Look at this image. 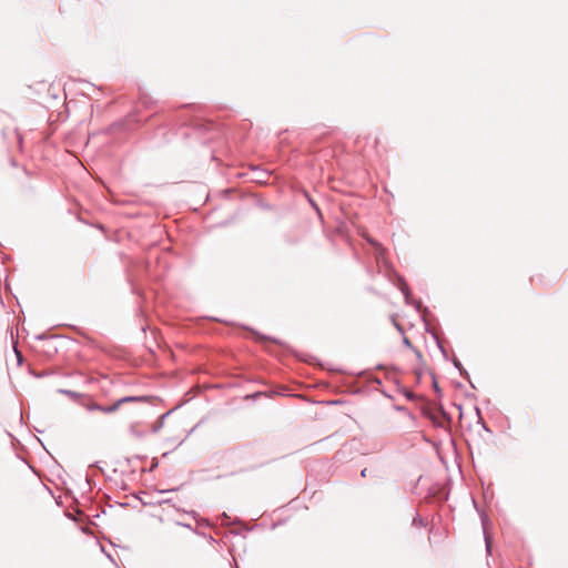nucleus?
<instances>
[{
    "instance_id": "obj_1",
    "label": "nucleus",
    "mask_w": 568,
    "mask_h": 568,
    "mask_svg": "<svg viewBox=\"0 0 568 568\" xmlns=\"http://www.w3.org/2000/svg\"><path fill=\"white\" fill-rule=\"evenodd\" d=\"M132 400H135V398L134 397H124V398L119 399L111 406L102 407L99 405H93L92 408L101 410L103 413H113L120 407L121 404L126 403V402H132Z\"/></svg>"
},
{
    "instance_id": "obj_2",
    "label": "nucleus",
    "mask_w": 568,
    "mask_h": 568,
    "mask_svg": "<svg viewBox=\"0 0 568 568\" xmlns=\"http://www.w3.org/2000/svg\"><path fill=\"white\" fill-rule=\"evenodd\" d=\"M363 236L366 239V241L376 248V251L378 253H382L384 251V248L382 247V245L379 243H377L374 239L369 237L368 235L366 234H363Z\"/></svg>"
},
{
    "instance_id": "obj_3",
    "label": "nucleus",
    "mask_w": 568,
    "mask_h": 568,
    "mask_svg": "<svg viewBox=\"0 0 568 568\" xmlns=\"http://www.w3.org/2000/svg\"><path fill=\"white\" fill-rule=\"evenodd\" d=\"M404 343L407 345V346H412L409 339L407 337H404Z\"/></svg>"
}]
</instances>
